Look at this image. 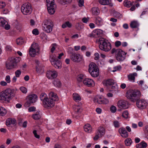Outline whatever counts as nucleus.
Instances as JSON below:
<instances>
[{"label":"nucleus","mask_w":148,"mask_h":148,"mask_svg":"<svg viewBox=\"0 0 148 148\" xmlns=\"http://www.w3.org/2000/svg\"><path fill=\"white\" fill-rule=\"evenodd\" d=\"M112 54L115 53L116 60L119 62H122L125 59L127 53L120 49H113L111 50Z\"/></svg>","instance_id":"nucleus-5"},{"label":"nucleus","mask_w":148,"mask_h":148,"mask_svg":"<svg viewBox=\"0 0 148 148\" xmlns=\"http://www.w3.org/2000/svg\"><path fill=\"white\" fill-rule=\"evenodd\" d=\"M38 52L36 51L34 49L30 48L29 50V54L30 56L32 57H34L35 56L37 53Z\"/></svg>","instance_id":"nucleus-37"},{"label":"nucleus","mask_w":148,"mask_h":148,"mask_svg":"<svg viewBox=\"0 0 148 148\" xmlns=\"http://www.w3.org/2000/svg\"><path fill=\"white\" fill-rule=\"evenodd\" d=\"M73 96V99L75 101H80L81 99L80 96L78 94L76 93H74Z\"/></svg>","instance_id":"nucleus-34"},{"label":"nucleus","mask_w":148,"mask_h":148,"mask_svg":"<svg viewBox=\"0 0 148 148\" xmlns=\"http://www.w3.org/2000/svg\"><path fill=\"white\" fill-rule=\"evenodd\" d=\"M30 48L33 49H34L38 52H39V50L38 45L37 43L33 44H32Z\"/></svg>","instance_id":"nucleus-38"},{"label":"nucleus","mask_w":148,"mask_h":148,"mask_svg":"<svg viewBox=\"0 0 148 148\" xmlns=\"http://www.w3.org/2000/svg\"><path fill=\"white\" fill-rule=\"evenodd\" d=\"M91 12L93 15H97L100 13V11L98 8L96 7L92 8L91 9Z\"/></svg>","instance_id":"nucleus-27"},{"label":"nucleus","mask_w":148,"mask_h":148,"mask_svg":"<svg viewBox=\"0 0 148 148\" xmlns=\"http://www.w3.org/2000/svg\"><path fill=\"white\" fill-rule=\"evenodd\" d=\"M111 0H98L99 3L101 5H109L110 6H112L113 5L111 3Z\"/></svg>","instance_id":"nucleus-20"},{"label":"nucleus","mask_w":148,"mask_h":148,"mask_svg":"<svg viewBox=\"0 0 148 148\" xmlns=\"http://www.w3.org/2000/svg\"><path fill=\"white\" fill-rule=\"evenodd\" d=\"M57 47V46L56 44H53L51 45V53H53V52L55 49Z\"/></svg>","instance_id":"nucleus-50"},{"label":"nucleus","mask_w":148,"mask_h":148,"mask_svg":"<svg viewBox=\"0 0 148 148\" xmlns=\"http://www.w3.org/2000/svg\"><path fill=\"white\" fill-rule=\"evenodd\" d=\"M16 42L17 45H21L24 43V41L22 38H19L16 39Z\"/></svg>","instance_id":"nucleus-43"},{"label":"nucleus","mask_w":148,"mask_h":148,"mask_svg":"<svg viewBox=\"0 0 148 148\" xmlns=\"http://www.w3.org/2000/svg\"><path fill=\"white\" fill-rule=\"evenodd\" d=\"M95 23L97 26H100L103 24V20L100 17H97L96 18Z\"/></svg>","instance_id":"nucleus-31"},{"label":"nucleus","mask_w":148,"mask_h":148,"mask_svg":"<svg viewBox=\"0 0 148 148\" xmlns=\"http://www.w3.org/2000/svg\"><path fill=\"white\" fill-rule=\"evenodd\" d=\"M19 57H13L9 58L5 64L6 68L10 69L15 68L20 61Z\"/></svg>","instance_id":"nucleus-6"},{"label":"nucleus","mask_w":148,"mask_h":148,"mask_svg":"<svg viewBox=\"0 0 148 148\" xmlns=\"http://www.w3.org/2000/svg\"><path fill=\"white\" fill-rule=\"evenodd\" d=\"M94 56H95V57L94 58V59L95 60H98L99 59V54L98 53H96L95 54Z\"/></svg>","instance_id":"nucleus-62"},{"label":"nucleus","mask_w":148,"mask_h":148,"mask_svg":"<svg viewBox=\"0 0 148 148\" xmlns=\"http://www.w3.org/2000/svg\"><path fill=\"white\" fill-rule=\"evenodd\" d=\"M15 122L16 120L14 119L8 118L6 121V125L9 126L11 124L15 123Z\"/></svg>","instance_id":"nucleus-35"},{"label":"nucleus","mask_w":148,"mask_h":148,"mask_svg":"<svg viewBox=\"0 0 148 148\" xmlns=\"http://www.w3.org/2000/svg\"><path fill=\"white\" fill-rule=\"evenodd\" d=\"M114 16L117 18H121L122 17V15L119 13L117 12H114Z\"/></svg>","instance_id":"nucleus-54"},{"label":"nucleus","mask_w":148,"mask_h":148,"mask_svg":"<svg viewBox=\"0 0 148 148\" xmlns=\"http://www.w3.org/2000/svg\"><path fill=\"white\" fill-rule=\"evenodd\" d=\"M36 69L37 72L39 73H42L44 71L43 67L42 64L36 65Z\"/></svg>","instance_id":"nucleus-32"},{"label":"nucleus","mask_w":148,"mask_h":148,"mask_svg":"<svg viewBox=\"0 0 148 148\" xmlns=\"http://www.w3.org/2000/svg\"><path fill=\"white\" fill-rule=\"evenodd\" d=\"M5 80L8 83H10L11 82L10 76L9 75L6 76L5 78Z\"/></svg>","instance_id":"nucleus-57"},{"label":"nucleus","mask_w":148,"mask_h":148,"mask_svg":"<svg viewBox=\"0 0 148 148\" xmlns=\"http://www.w3.org/2000/svg\"><path fill=\"white\" fill-rule=\"evenodd\" d=\"M54 26L53 22L50 19L45 20L42 24L43 30L47 33H50Z\"/></svg>","instance_id":"nucleus-7"},{"label":"nucleus","mask_w":148,"mask_h":148,"mask_svg":"<svg viewBox=\"0 0 148 148\" xmlns=\"http://www.w3.org/2000/svg\"><path fill=\"white\" fill-rule=\"evenodd\" d=\"M21 74V72L19 70L16 71L15 73V76L17 77H19Z\"/></svg>","instance_id":"nucleus-56"},{"label":"nucleus","mask_w":148,"mask_h":148,"mask_svg":"<svg viewBox=\"0 0 148 148\" xmlns=\"http://www.w3.org/2000/svg\"><path fill=\"white\" fill-rule=\"evenodd\" d=\"M0 84L2 86H6L7 85V83L4 81H1L0 82Z\"/></svg>","instance_id":"nucleus-60"},{"label":"nucleus","mask_w":148,"mask_h":148,"mask_svg":"<svg viewBox=\"0 0 148 148\" xmlns=\"http://www.w3.org/2000/svg\"><path fill=\"white\" fill-rule=\"evenodd\" d=\"M58 75L57 72L54 70H49L47 71L46 76L49 79H52L56 78Z\"/></svg>","instance_id":"nucleus-14"},{"label":"nucleus","mask_w":148,"mask_h":148,"mask_svg":"<svg viewBox=\"0 0 148 148\" xmlns=\"http://www.w3.org/2000/svg\"><path fill=\"white\" fill-rule=\"evenodd\" d=\"M84 131L88 132H90L92 130V128L91 125L89 124H87L84 126Z\"/></svg>","instance_id":"nucleus-30"},{"label":"nucleus","mask_w":148,"mask_h":148,"mask_svg":"<svg viewBox=\"0 0 148 148\" xmlns=\"http://www.w3.org/2000/svg\"><path fill=\"white\" fill-rule=\"evenodd\" d=\"M54 86L56 87H59L61 85V83L59 79H55L53 82Z\"/></svg>","instance_id":"nucleus-36"},{"label":"nucleus","mask_w":148,"mask_h":148,"mask_svg":"<svg viewBox=\"0 0 148 148\" xmlns=\"http://www.w3.org/2000/svg\"><path fill=\"white\" fill-rule=\"evenodd\" d=\"M88 71L91 75L94 77H96L99 75V72L98 68H97L96 70L95 69L91 70Z\"/></svg>","instance_id":"nucleus-22"},{"label":"nucleus","mask_w":148,"mask_h":148,"mask_svg":"<svg viewBox=\"0 0 148 148\" xmlns=\"http://www.w3.org/2000/svg\"><path fill=\"white\" fill-rule=\"evenodd\" d=\"M72 24L69 21L66 22L62 25V27L63 28H65L66 27L70 28Z\"/></svg>","instance_id":"nucleus-40"},{"label":"nucleus","mask_w":148,"mask_h":148,"mask_svg":"<svg viewBox=\"0 0 148 148\" xmlns=\"http://www.w3.org/2000/svg\"><path fill=\"white\" fill-rule=\"evenodd\" d=\"M5 6V2L2 1L0 2V8H3Z\"/></svg>","instance_id":"nucleus-61"},{"label":"nucleus","mask_w":148,"mask_h":148,"mask_svg":"<svg viewBox=\"0 0 148 148\" xmlns=\"http://www.w3.org/2000/svg\"><path fill=\"white\" fill-rule=\"evenodd\" d=\"M32 33L33 34L35 35H37L39 34L38 31L37 29H34L32 31Z\"/></svg>","instance_id":"nucleus-59"},{"label":"nucleus","mask_w":148,"mask_h":148,"mask_svg":"<svg viewBox=\"0 0 148 148\" xmlns=\"http://www.w3.org/2000/svg\"><path fill=\"white\" fill-rule=\"evenodd\" d=\"M52 65H53L55 68L60 69L62 67V62L60 60L58 59L55 61H52L51 62Z\"/></svg>","instance_id":"nucleus-19"},{"label":"nucleus","mask_w":148,"mask_h":148,"mask_svg":"<svg viewBox=\"0 0 148 148\" xmlns=\"http://www.w3.org/2000/svg\"><path fill=\"white\" fill-rule=\"evenodd\" d=\"M121 69V66L120 65H118L114 67V70L112 71L113 72L120 70Z\"/></svg>","instance_id":"nucleus-52"},{"label":"nucleus","mask_w":148,"mask_h":148,"mask_svg":"<svg viewBox=\"0 0 148 148\" xmlns=\"http://www.w3.org/2000/svg\"><path fill=\"white\" fill-rule=\"evenodd\" d=\"M7 113L6 109L2 107H0V116H4Z\"/></svg>","instance_id":"nucleus-39"},{"label":"nucleus","mask_w":148,"mask_h":148,"mask_svg":"<svg viewBox=\"0 0 148 148\" xmlns=\"http://www.w3.org/2000/svg\"><path fill=\"white\" fill-rule=\"evenodd\" d=\"M119 132L123 137L126 138L128 137V133L124 128H120L119 130Z\"/></svg>","instance_id":"nucleus-18"},{"label":"nucleus","mask_w":148,"mask_h":148,"mask_svg":"<svg viewBox=\"0 0 148 148\" xmlns=\"http://www.w3.org/2000/svg\"><path fill=\"white\" fill-rule=\"evenodd\" d=\"M136 105L139 108L143 109L146 108L147 105V103L145 100L141 99L137 101Z\"/></svg>","instance_id":"nucleus-16"},{"label":"nucleus","mask_w":148,"mask_h":148,"mask_svg":"<svg viewBox=\"0 0 148 148\" xmlns=\"http://www.w3.org/2000/svg\"><path fill=\"white\" fill-rule=\"evenodd\" d=\"M85 76L82 74H79L77 76V79L78 82H81L85 79Z\"/></svg>","instance_id":"nucleus-41"},{"label":"nucleus","mask_w":148,"mask_h":148,"mask_svg":"<svg viewBox=\"0 0 148 148\" xmlns=\"http://www.w3.org/2000/svg\"><path fill=\"white\" fill-rule=\"evenodd\" d=\"M137 76V73H131L127 76L129 80L132 82H134L135 81V76Z\"/></svg>","instance_id":"nucleus-25"},{"label":"nucleus","mask_w":148,"mask_h":148,"mask_svg":"<svg viewBox=\"0 0 148 148\" xmlns=\"http://www.w3.org/2000/svg\"><path fill=\"white\" fill-rule=\"evenodd\" d=\"M132 140L130 138H128L125 141V143L126 145L128 146L130 145L132 143Z\"/></svg>","instance_id":"nucleus-46"},{"label":"nucleus","mask_w":148,"mask_h":148,"mask_svg":"<svg viewBox=\"0 0 148 148\" xmlns=\"http://www.w3.org/2000/svg\"><path fill=\"white\" fill-rule=\"evenodd\" d=\"M130 27L133 28H135L137 27L139 25L138 24L136 21H134L131 22L130 25Z\"/></svg>","instance_id":"nucleus-42"},{"label":"nucleus","mask_w":148,"mask_h":148,"mask_svg":"<svg viewBox=\"0 0 148 148\" xmlns=\"http://www.w3.org/2000/svg\"><path fill=\"white\" fill-rule=\"evenodd\" d=\"M47 9L49 13L53 14L56 8V5L54 3V0H46Z\"/></svg>","instance_id":"nucleus-8"},{"label":"nucleus","mask_w":148,"mask_h":148,"mask_svg":"<svg viewBox=\"0 0 148 148\" xmlns=\"http://www.w3.org/2000/svg\"><path fill=\"white\" fill-rule=\"evenodd\" d=\"M140 91L136 90H129L126 93L127 98L133 102L136 101L140 97Z\"/></svg>","instance_id":"nucleus-3"},{"label":"nucleus","mask_w":148,"mask_h":148,"mask_svg":"<svg viewBox=\"0 0 148 148\" xmlns=\"http://www.w3.org/2000/svg\"><path fill=\"white\" fill-rule=\"evenodd\" d=\"M147 146V144L144 141H142L136 145V148H145Z\"/></svg>","instance_id":"nucleus-29"},{"label":"nucleus","mask_w":148,"mask_h":148,"mask_svg":"<svg viewBox=\"0 0 148 148\" xmlns=\"http://www.w3.org/2000/svg\"><path fill=\"white\" fill-rule=\"evenodd\" d=\"M84 1L83 0H79V5L81 7L84 5Z\"/></svg>","instance_id":"nucleus-64"},{"label":"nucleus","mask_w":148,"mask_h":148,"mask_svg":"<svg viewBox=\"0 0 148 148\" xmlns=\"http://www.w3.org/2000/svg\"><path fill=\"white\" fill-rule=\"evenodd\" d=\"M42 113L40 111H37L32 115L33 118L35 120H38L41 117Z\"/></svg>","instance_id":"nucleus-26"},{"label":"nucleus","mask_w":148,"mask_h":148,"mask_svg":"<svg viewBox=\"0 0 148 148\" xmlns=\"http://www.w3.org/2000/svg\"><path fill=\"white\" fill-rule=\"evenodd\" d=\"M93 101L94 103L100 104H106L109 102L108 99L100 95H97L95 97L93 98Z\"/></svg>","instance_id":"nucleus-10"},{"label":"nucleus","mask_w":148,"mask_h":148,"mask_svg":"<svg viewBox=\"0 0 148 148\" xmlns=\"http://www.w3.org/2000/svg\"><path fill=\"white\" fill-rule=\"evenodd\" d=\"M114 45L116 47H118L121 45V42L120 41H117L115 42Z\"/></svg>","instance_id":"nucleus-58"},{"label":"nucleus","mask_w":148,"mask_h":148,"mask_svg":"<svg viewBox=\"0 0 148 148\" xmlns=\"http://www.w3.org/2000/svg\"><path fill=\"white\" fill-rule=\"evenodd\" d=\"M21 11L25 15L30 14L32 11L31 4L26 3L22 5L21 8Z\"/></svg>","instance_id":"nucleus-9"},{"label":"nucleus","mask_w":148,"mask_h":148,"mask_svg":"<svg viewBox=\"0 0 148 148\" xmlns=\"http://www.w3.org/2000/svg\"><path fill=\"white\" fill-rule=\"evenodd\" d=\"M116 106H114L112 105L110 108V111L113 113H114L116 111Z\"/></svg>","instance_id":"nucleus-49"},{"label":"nucleus","mask_w":148,"mask_h":148,"mask_svg":"<svg viewBox=\"0 0 148 148\" xmlns=\"http://www.w3.org/2000/svg\"><path fill=\"white\" fill-rule=\"evenodd\" d=\"M93 31L94 35L95 38L101 36L103 33V31L100 29H96Z\"/></svg>","instance_id":"nucleus-24"},{"label":"nucleus","mask_w":148,"mask_h":148,"mask_svg":"<svg viewBox=\"0 0 148 148\" xmlns=\"http://www.w3.org/2000/svg\"><path fill=\"white\" fill-rule=\"evenodd\" d=\"M127 102L124 100H119L117 103V105L119 108L125 109L128 108Z\"/></svg>","instance_id":"nucleus-15"},{"label":"nucleus","mask_w":148,"mask_h":148,"mask_svg":"<svg viewBox=\"0 0 148 148\" xmlns=\"http://www.w3.org/2000/svg\"><path fill=\"white\" fill-rule=\"evenodd\" d=\"M49 98L48 99L47 95L45 93H42L40 95V99L42 101L44 107L46 108H50L54 105V101L58 100V98L56 93L53 92L49 94Z\"/></svg>","instance_id":"nucleus-1"},{"label":"nucleus","mask_w":148,"mask_h":148,"mask_svg":"<svg viewBox=\"0 0 148 148\" xmlns=\"http://www.w3.org/2000/svg\"><path fill=\"white\" fill-rule=\"evenodd\" d=\"M109 88V90L110 91H116L118 89V86L116 82H114L112 85L110 87V88Z\"/></svg>","instance_id":"nucleus-28"},{"label":"nucleus","mask_w":148,"mask_h":148,"mask_svg":"<svg viewBox=\"0 0 148 148\" xmlns=\"http://www.w3.org/2000/svg\"><path fill=\"white\" fill-rule=\"evenodd\" d=\"M97 68H98V66L94 63L91 62L89 65L88 71L91 70L95 69L96 70Z\"/></svg>","instance_id":"nucleus-33"},{"label":"nucleus","mask_w":148,"mask_h":148,"mask_svg":"<svg viewBox=\"0 0 148 148\" xmlns=\"http://www.w3.org/2000/svg\"><path fill=\"white\" fill-rule=\"evenodd\" d=\"M105 129L103 127H99L96 133V135L93 138L94 140H97L99 138L101 137L105 134Z\"/></svg>","instance_id":"nucleus-12"},{"label":"nucleus","mask_w":148,"mask_h":148,"mask_svg":"<svg viewBox=\"0 0 148 148\" xmlns=\"http://www.w3.org/2000/svg\"><path fill=\"white\" fill-rule=\"evenodd\" d=\"M114 81L112 79H109L107 80H105L103 82V83L104 86H106L108 88L112 85L114 82Z\"/></svg>","instance_id":"nucleus-21"},{"label":"nucleus","mask_w":148,"mask_h":148,"mask_svg":"<svg viewBox=\"0 0 148 148\" xmlns=\"http://www.w3.org/2000/svg\"><path fill=\"white\" fill-rule=\"evenodd\" d=\"M99 47L100 50L105 51H108L111 48V45L110 43L106 39L103 38H100L99 39Z\"/></svg>","instance_id":"nucleus-4"},{"label":"nucleus","mask_w":148,"mask_h":148,"mask_svg":"<svg viewBox=\"0 0 148 148\" xmlns=\"http://www.w3.org/2000/svg\"><path fill=\"white\" fill-rule=\"evenodd\" d=\"M83 83L84 85L88 87H91L94 84L93 80L89 78H85L83 80Z\"/></svg>","instance_id":"nucleus-17"},{"label":"nucleus","mask_w":148,"mask_h":148,"mask_svg":"<svg viewBox=\"0 0 148 148\" xmlns=\"http://www.w3.org/2000/svg\"><path fill=\"white\" fill-rule=\"evenodd\" d=\"M73 108L75 112V116L76 117L77 116V114L80 113L82 112V109L80 106H78L74 105Z\"/></svg>","instance_id":"nucleus-23"},{"label":"nucleus","mask_w":148,"mask_h":148,"mask_svg":"<svg viewBox=\"0 0 148 148\" xmlns=\"http://www.w3.org/2000/svg\"><path fill=\"white\" fill-rule=\"evenodd\" d=\"M35 109L36 108L33 106L29 108L28 109V110L29 112H31L34 111Z\"/></svg>","instance_id":"nucleus-63"},{"label":"nucleus","mask_w":148,"mask_h":148,"mask_svg":"<svg viewBox=\"0 0 148 148\" xmlns=\"http://www.w3.org/2000/svg\"><path fill=\"white\" fill-rule=\"evenodd\" d=\"M6 23V21L3 18H0V26L3 27Z\"/></svg>","instance_id":"nucleus-44"},{"label":"nucleus","mask_w":148,"mask_h":148,"mask_svg":"<svg viewBox=\"0 0 148 148\" xmlns=\"http://www.w3.org/2000/svg\"><path fill=\"white\" fill-rule=\"evenodd\" d=\"M124 5L127 7H130L131 5V2L128 1H125L123 2Z\"/></svg>","instance_id":"nucleus-45"},{"label":"nucleus","mask_w":148,"mask_h":148,"mask_svg":"<svg viewBox=\"0 0 148 148\" xmlns=\"http://www.w3.org/2000/svg\"><path fill=\"white\" fill-rule=\"evenodd\" d=\"M73 49L71 47H68L67 49V52L69 54H72L73 53Z\"/></svg>","instance_id":"nucleus-55"},{"label":"nucleus","mask_w":148,"mask_h":148,"mask_svg":"<svg viewBox=\"0 0 148 148\" xmlns=\"http://www.w3.org/2000/svg\"><path fill=\"white\" fill-rule=\"evenodd\" d=\"M113 124L114 126L116 128H119L120 126V123L117 120L114 121Z\"/></svg>","instance_id":"nucleus-47"},{"label":"nucleus","mask_w":148,"mask_h":148,"mask_svg":"<svg viewBox=\"0 0 148 148\" xmlns=\"http://www.w3.org/2000/svg\"><path fill=\"white\" fill-rule=\"evenodd\" d=\"M122 116L125 119H127L129 117V113L127 110L124 111L122 114Z\"/></svg>","instance_id":"nucleus-48"},{"label":"nucleus","mask_w":148,"mask_h":148,"mask_svg":"<svg viewBox=\"0 0 148 148\" xmlns=\"http://www.w3.org/2000/svg\"><path fill=\"white\" fill-rule=\"evenodd\" d=\"M20 90L24 93H26L27 91L26 88L24 86L21 87L20 88Z\"/></svg>","instance_id":"nucleus-53"},{"label":"nucleus","mask_w":148,"mask_h":148,"mask_svg":"<svg viewBox=\"0 0 148 148\" xmlns=\"http://www.w3.org/2000/svg\"><path fill=\"white\" fill-rule=\"evenodd\" d=\"M38 97L35 94L30 95L27 97V101L25 103L24 106L26 107H29L31 103H34L37 101Z\"/></svg>","instance_id":"nucleus-11"},{"label":"nucleus","mask_w":148,"mask_h":148,"mask_svg":"<svg viewBox=\"0 0 148 148\" xmlns=\"http://www.w3.org/2000/svg\"><path fill=\"white\" fill-rule=\"evenodd\" d=\"M71 59L75 62H79L83 60V56L79 53H73L70 55Z\"/></svg>","instance_id":"nucleus-13"},{"label":"nucleus","mask_w":148,"mask_h":148,"mask_svg":"<svg viewBox=\"0 0 148 148\" xmlns=\"http://www.w3.org/2000/svg\"><path fill=\"white\" fill-rule=\"evenodd\" d=\"M49 60L51 62H52V61H55L58 59L57 58V57L55 55L51 56Z\"/></svg>","instance_id":"nucleus-51"},{"label":"nucleus","mask_w":148,"mask_h":148,"mask_svg":"<svg viewBox=\"0 0 148 148\" xmlns=\"http://www.w3.org/2000/svg\"><path fill=\"white\" fill-rule=\"evenodd\" d=\"M15 90L10 88H7L0 93L1 99L8 103L15 97Z\"/></svg>","instance_id":"nucleus-2"}]
</instances>
